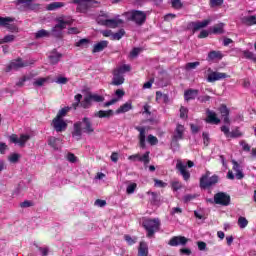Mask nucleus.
Listing matches in <instances>:
<instances>
[{
    "label": "nucleus",
    "mask_w": 256,
    "mask_h": 256,
    "mask_svg": "<svg viewBox=\"0 0 256 256\" xmlns=\"http://www.w3.org/2000/svg\"><path fill=\"white\" fill-rule=\"evenodd\" d=\"M113 115H114L113 110H107V111L100 110L94 114V116L99 117V119H103V118L109 119V117H113Z\"/></svg>",
    "instance_id": "393cba45"
},
{
    "label": "nucleus",
    "mask_w": 256,
    "mask_h": 256,
    "mask_svg": "<svg viewBox=\"0 0 256 256\" xmlns=\"http://www.w3.org/2000/svg\"><path fill=\"white\" fill-rule=\"evenodd\" d=\"M243 55L246 59H251L256 63V55L253 52L246 50L243 52Z\"/></svg>",
    "instance_id": "37998d69"
},
{
    "label": "nucleus",
    "mask_w": 256,
    "mask_h": 256,
    "mask_svg": "<svg viewBox=\"0 0 256 256\" xmlns=\"http://www.w3.org/2000/svg\"><path fill=\"white\" fill-rule=\"evenodd\" d=\"M76 103L72 104L73 109H77V107H82L83 109H89L94 103H102V101H105V98L99 94H93V93H88L84 99L83 95L77 94L74 97ZM83 99V100H82ZM82 100V101H81Z\"/></svg>",
    "instance_id": "f03ea898"
},
{
    "label": "nucleus",
    "mask_w": 256,
    "mask_h": 256,
    "mask_svg": "<svg viewBox=\"0 0 256 256\" xmlns=\"http://www.w3.org/2000/svg\"><path fill=\"white\" fill-rule=\"evenodd\" d=\"M206 115V123H210L211 125H219V123H221V120L217 118V113L207 110Z\"/></svg>",
    "instance_id": "aec40b11"
},
{
    "label": "nucleus",
    "mask_w": 256,
    "mask_h": 256,
    "mask_svg": "<svg viewBox=\"0 0 256 256\" xmlns=\"http://www.w3.org/2000/svg\"><path fill=\"white\" fill-rule=\"evenodd\" d=\"M219 183V176L213 175L209 178V175H204L200 178V187L201 189H209V187H213V185H217Z\"/></svg>",
    "instance_id": "6e6552de"
},
{
    "label": "nucleus",
    "mask_w": 256,
    "mask_h": 256,
    "mask_svg": "<svg viewBox=\"0 0 256 256\" xmlns=\"http://www.w3.org/2000/svg\"><path fill=\"white\" fill-rule=\"evenodd\" d=\"M88 45H89V40L84 38L76 42L75 47H87Z\"/></svg>",
    "instance_id": "49530a36"
},
{
    "label": "nucleus",
    "mask_w": 256,
    "mask_h": 256,
    "mask_svg": "<svg viewBox=\"0 0 256 256\" xmlns=\"http://www.w3.org/2000/svg\"><path fill=\"white\" fill-rule=\"evenodd\" d=\"M210 33H213V35H223V33H225V23L221 22L215 24L210 28Z\"/></svg>",
    "instance_id": "4be33fe9"
},
{
    "label": "nucleus",
    "mask_w": 256,
    "mask_h": 256,
    "mask_svg": "<svg viewBox=\"0 0 256 256\" xmlns=\"http://www.w3.org/2000/svg\"><path fill=\"white\" fill-rule=\"evenodd\" d=\"M219 112L222 115V117L229 116V108H227L226 105H221L220 108H219Z\"/></svg>",
    "instance_id": "c03bdc74"
},
{
    "label": "nucleus",
    "mask_w": 256,
    "mask_h": 256,
    "mask_svg": "<svg viewBox=\"0 0 256 256\" xmlns=\"http://www.w3.org/2000/svg\"><path fill=\"white\" fill-rule=\"evenodd\" d=\"M98 23H100V25H104L105 27H110L111 29H115L117 27H121L124 21L119 18L105 19V20H101L100 18H98Z\"/></svg>",
    "instance_id": "9d476101"
},
{
    "label": "nucleus",
    "mask_w": 256,
    "mask_h": 256,
    "mask_svg": "<svg viewBox=\"0 0 256 256\" xmlns=\"http://www.w3.org/2000/svg\"><path fill=\"white\" fill-rule=\"evenodd\" d=\"M187 113H189V110H187V108L182 106L180 108V117H181V119H187Z\"/></svg>",
    "instance_id": "4d7b16f0"
},
{
    "label": "nucleus",
    "mask_w": 256,
    "mask_h": 256,
    "mask_svg": "<svg viewBox=\"0 0 256 256\" xmlns=\"http://www.w3.org/2000/svg\"><path fill=\"white\" fill-rule=\"evenodd\" d=\"M133 109V106L131 105V102H126L122 106L119 107V109L116 110L117 115L121 113H127V111H131Z\"/></svg>",
    "instance_id": "c756f323"
},
{
    "label": "nucleus",
    "mask_w": 256,
    "mask_h": 256,
    "mask_svg": "<svg viewBox=\"0 0 256 256\" xmlns=\"http://www.w3.org/2000/svg\"><path fill=\"white\" fill-rule=\"evenodd\" d=\"M142 227L147 231V237H153L161 227V220L159 218H145L142 221Z\"/></svg>",
    "instance_id": "423d86ee"
},
{
    "label": "nucleus",
    "mask_w": 256,
    "mask_h": 256,
    "mask_svg": "<svg viewBox=\"0 0 256 256\" xmlns=\"http://www.w3.org/2000/svg\"><path fill=\"white\" fill-rule=\"evenodd\" d=\"M36 39H41L43 37H51V33L45 29L39 30L35 33Z\"/></svg>",
    "instance_id": "c9c22d12"
},
{
    "label": "nucleus",
    "mask_w": 256,
    "mask_h": 256,
    "mask_svg": "<svg viewBox=\"0 0 256 256\" xmlns=\"http://www.w3.org/2000/svg\"><path fill=\"white\" fill-rule=\"evenodd\" d=\"M9 23H13V18H10V17L3 18L0 16V25L2 27H7Z\"/></svg>",
    "instance_id": "a19ab883"
},
{
    "label": "nucleus",
    "mask_w": 256,
    "mask_h": 256,
    "mask_svg": "<svg viewBox=\"0 0 256 256\" xmlns=\"http://www.w3.org/2000/svg\"><path fill=\"white\" fill-rule=\"evenodd\" d=\"M135 189H137V183H132L127 186L126 192L128 195H132V193H135Z\"/></svg>",
    "instance_id": "a18cd8bd"
},
{
    "label": "nucleus",
    "mask_w": 256,
    "mask_h": 256,
    "mask_svg": "<svg viewBox=\"0 0 256 256\" xmlns=\"http://www.w3.org/2000/svg\"><path fill=\"white\" fill-rule=\"evenodd\" d=\"M29 62H23L21 58H18L16 60H13L8 66H7V71H11L14 69V71H17V69H21L23 67H28Z\"/></svg>",
    "instance_id": "2eb2a0df"
},
{
    "label": "nucleus",
    "mask_w": 256,
    "mask_h": 256,
    "mask_svg": "<svg viewBox=\"0 0 256 256\" xmlns=\"http://www.w3.org/2000/svg\"><path fill=\"white\" fill-rule=\"evenodd\" d=\"M20 207L22 209H26L27 207H33V202L29 200H25L24 202L20 203Z\"/></svg>",
    "instance_id": "6e6d98bb"
},
{
    "label": "nucleus",
    "mask_w": 256,
    "mask_h": 256,
    "mask_svg": "<svg viewBox=\"0 0 256 256\" xmlns=\"http://www.w3.org/2000/svg\"><path fill=\"white\" fill-rule=\"evenodd\" d=\"M172 189L174 191H179V189H181V183L176 181V182H172Z\"/></svg>",
    "instance_id": "338daca9"
},
{
    "label": "nucleus",
    "mask_w": 256,
    "mask_h": 256,
    "mask_svg": "<svg viewBox=\"0 0 256 256\" xmlns=\"http://www.w3.org/2000/svg\"><path fill=\"white\" fill-rule=\"evenodd\" d=\"M221 131H222V133H224V135H225L226 137H230L231 132L229 131V127H227V126H222V127H221Z\"/></svg>",
    "instance_id": "69168bd1"
},
{
    "label": "nucleus",
    "mask_w": 256,
    "mask_h": 256,
    "mask_svg": "<svg viewBox=\"0 0 256 256\" xmlns=\"http://www.w3.org/2000/svg\"><path fill=\"white\" fill-rule=\"evenodd\" d=\"M62 7H65V2H52L47 5L46 9L48 11H57V9H61Z\"/></svg>",
    "instance_id": "c85d7f7f"
},
{
    "label": "nucleus",
    "mask_w": 256,
    "mask_h": 256,
    "mask_svg": "<svg viewBox=\"0 0 256 256\" xmlns=\"http://www.w3.org/2000/svg\"><path fill=\"white\" fill-rule=\"evenodd\" d=\"M201 65L200 62H189L186 64L185 69L186 71H191V69H197Z\"/></svg>",
    "instance_id": "79ce46f5"
},
{
    "label": "nucleus",
    "mask_w": 256,
    "mask_h": 256,
    "mask_svg": "<svg viewBox=\"0 0 256 256\" xmlns=\"http://www.w3.org/2000/svg\"><path fill=\"white\" fill-rule=\"evenodd\" d=\"M151 152L147 151L145 154L141 156V154H134L128 157L129 161H140V163H144V165H149L151 158L149 157Z\"/></svg>",
    "instance_id": "ddd939ff"
},
{
    "label": "nucleus",
    "mask_w": 256,
    "mask_h": 256,
    "mask_svg": "<svg viewBox=\"0 0 256 256\" xmlns=\"http://www.w3.org/2000/svg\"><path fill=\"white\" fill-rule=\"evenodd\" d=\"M185 133V126L181 124H177L173 136H172V141L177 143V141H181L183 139V135Z\"/></svg>",
    "instance_id": "dca6fc26"
},
{
    "label": "nucleus",
    "mask_w": 256,
    "mask_h": 256,
    "mask_svg": "<svg viewBox=\"0 0 256 256\" xmlns=\"http://www.w3.org/2000/svg\"><path fill=\"white\" fill-rule=\"evenodd\" d=\"M83 133H87V135H91V133H95V128L93 127V122L91 118L84 117L82 120L77 121L73 125L72 137L79 141L83 136Z\"/></svg>",
    "instance_id": "f257e3e1"
},
{
    "label": "nucleus",
    "mask_w": 256,
    "mask_h": 256,
    "mask_svg": "<svg viewBox=\"0 0 256 256\" xmlns=\"http://www.w3.org/2000/svg\"><path fill=\"white\" fill-rule=\"evenodd\" d=\"M209 23H211V19L203 20L202 22L201 21L190 22L187 25V29H192L193 33H195L200 29H205V27H207Z\"/></svg>",
    "instance_id": "f8f14e48"
},
{
    "label": "nucleus",
    "mask_w": 256,
    "mask_h": 256,
    "mask_svg": "<svg viewBox=\"0 0 256 256\" xmlns=\"http://www.w3.org/2000/svg\"><path fill=\"white\" fill-rule=\"evenodd\" d=\"M214 203L216 205H222V207H227L231 204V196L225 192H218L214 195Z\"/></svg>",
    "instance_id": "1a4fd4ad"
},
{
    "label": "nucleus",
    "mask_w": 256,
    "mask_h": 256,
    "mask_svg": "<svg viewBox=\"0 0 256 256\" xmlns=\"http://www.w3.org/2000/svg\"><path fill=\"white\" fill-rule=\"evenodd\" d=\"M19 157H20L19 154L14 153V154L10 155L8 157V159H9L10 163H17V161H19Z\"/></svg>",
    "instance_id": "5fc2aeb1"
},
{
    "label": "nucleus",
    "mask_w": 256,
    "mask_h": 256,
    "mask_svg": "<svg viewBox=\"0 0 256 256\" xmlns=\"http://www.w3.org/2000/svg\"><path fill=\"white\" fill-rule=\"evenodd\" d=\"M67 160L70 163H77V156H75V154H73V153H68L67 154Z\"/></svg>",
    "instance_id": "13d9d810"
},
{
    "label": "nucleus",
    "mask_w": 256,
    "mask_h": 256,
    "mask_svg": "<svg viewBox=\"0 0 256 256\" xmlns=\"http://www.w3.org/2000/svg\"><path fill=\"white\" fill-rule=\"evenodd\" d=\"M60 141H61V139L55 138L54 136H50L48 138V145H50V147H52L53 149L57 150V149H59Z\"/></svg>",
    "instance_id": "2f4dec72"
},
{
    "label": "nucleus",
    "mask_w": 256,
    "mask_h": 256,
    "mask_svg": "<svg viewBox=\"0 0 256 256\" xmlns=\"http://www.w3.org/2000/svg\"><path fill=\"white\" fill-rule=\"evenodd\" d=\"M149 255V247L147 246V243L140 242L139 248H138V256H147Z\"/></svg>",
    "instance_id": "bb28decb"
},
{
    "label": "nucleus",
    "mask_w": 256,
    "mask_h": 256,
    "mask_svg": "<svg viewBox=\"0 0 256 256\" xmlns=\"http://www.w3.org/2000/svg\"><path fill=\"white\" fill-rule=\"evenodd\" d=\"M70 111H71V107L69 106L64 107L58 111L56 118L63 119V117H67V113H69Z\"/></svg>",
    "instance_id": "72a5a7b5"
},
{
    "label": "nucleus",
    "mask_w": 256,
    "mask_h": 256,
    "mask_svg": "<svg viewBox=\"0 0 256 256\" xmlns=\"http://www.w3.org/2000/svg\"><path fill=\"white\" fill-rule=\"evenodd\" d=\"M18 4L22 5V10L33 9V0H18Z\"/></svg>",
    "instance_id": "473e14b6"
},
{
    "label": "nucleus",
    "mask_w": 256,
    "mask_h": 256,
    "mask_svg": "<svg viewBox=\"0 0 256 256\" xmlns=\"http://www.w3.org/2000/svg\"><path fill=\"white\" fill-rule=\"evenodd\" d=\"M211 7H219L223 5V0H211L210 1Z\"/></svg>",
    "instance_id": "052dcab7"
},
{
    "label": "nucleus",
    "mask_w": 256,
    "mask_h": 256,
    "mask_svg": "<svg viewBox=\"0 0 256 256\" xmlns=\"http://www.w3.org/2000/svg\"><path fill=\"white\" fill-rule=\"evenodd\" d=\"M241 22L243 25L251 27L252 25H256V16H244L242 17Z\"/></svg>",
    "instance_id": "a878e982"
},
{
    "label": "nucleus",
    "mask_w": 256,
    "mask_h": 256,
    "mask_svg": "<svg viewBox=\"0 0 256 256\" xmlns=\"http://www.w3.org/2000/svg\"><path fill=\"white\" fill-rule=\"evenodd\" d=\"M52 127H54L57 133H63V131L67 130V122L63 118L55 117L52 120Z\"/></svg>",
    "instance_id": "9b49d317"
},
{
    "label": "nucleus",
    "mask_w": 256,
    "mask_h": 256,
    "mask_svg": "<svg viewBox=\"0 0 256 256\" xmlns=\"http://www.w3.org/2000/svg\"><path fill=\"white\" fill-rule=\"evenodd\" d=\"M241 132L239 131V129L233 130L232 132H230V136L232 139H235L237 137H241Z\"/></svg>",
    "instance_id": "bf43d9fd"
},
{
    "label": "nucleus",
    "mask_w": 256,
    "mask_h": 256,
    "mask_svg": "<svg viewBox=\"0 0 256 256\" xmlns=\"http://www.w3.org/2000/svg\"><path fill=\"white\" fill-rule=\"evenodd\" d=\"M148 143H150V145H157V143H159V140L157 139V137L153 136V135H148L147 138Z\"/></svg>",
    "instance_id": "de8ad7c7"
},
{
    "label": "nucleus",
    "mask_w": 256,
    "mask_h": 256,
    "mask_svg": "<svg viewBox=\"0 0 256 256\" xmlns=\"http://www.w3.org/2000/svg\"><path fill=\"white\" fill-rule=\"evenodd\" d=\"M176 169L179 170L185 181H189V179L191 178V173L187 171V164H184L181 160H178L176 164Z\"/></svg>",
    "instance_id": "4468645a"
},
{
    "label": "nucleus",
    "mask_w": 256,
    "mask_h": 256,
    "mask_svg": "<svg viewBox=\"0 0 256 256\" xmlns=\"http://www.w3.org/2000/svg\"><path fill=\"white\" fill-rule=\"evenodd\" d=\"M136 131H139V135H138V139H139V147H141V149H146L147 144L145 143V139H146V135L147 132L145 130V127H136Z\"/></svg>",
    "instance_id": "a211bd4d"
},
{
    "label": "nucleus",
    "mask_w": 256,
    "mask_h": 256,
    "mask_svg": "<svg viewBox=\"0 0 256 256\" xmlns=\"http://www.w3.org/2000/svg\"><path fill=\"white\" fill-rule=\"evenodd\" d=\"M173 9H181L183 7V3L181 0H171Z\"/></svg>",
    "instance_id": "09e8293b"
},
{
    "label": "nucleus",
    "mask_w": 256,
    "mask_h": 256,
    "mask_svg": "<svg viewBox=\"0 0 256 256\" xmlns=\"http://www.w3.org/2000/svg\"><path fill=\"white\" fill-rule=\"evenodd\" d=\"M240 145L242 146L243 151H247V152L251 151V146H249V145L247 144V142H245V141L242 140V141L240 142Z\"/></svg>",
    "instance_id": "e2e57ef3"
},
{
    "label": "nucleus",
    "mask_w": 256,
    "mask_h": 256,
    "mask_svg": "<svg viewBox=\"0 0 256 256\" xmlns=\"http://www.w3.org/2000/svg\"><path fill=\"white\" fill-rule=\"evenodd\" d=\"M197 95H199V90L197 89H188L184 92L185 101H191L196 99Z\"/></svg>",
    "instance_id": "5701e85b"
},
{
    "label": "nucleus",
    "mask_w": 256,
    "mask_h": 256,
    "mask_svg": "<svg viewBox=\"0 0 256 256\" xmlns=\"http://www.w3.org/2000/svg\"><path fill=\"white\" fill-rule=\"evenodd\" d=\"M31 139V136L22 134L20 135V138L18 139V143L20 147H25V143Z\"/></svg>",
    "instance_id": "4c0bfd02"
},
{
    "label": "nucleus",
    "mask_w": 256,
    "mask_h": 256,
    "mask_svg": "<svg viewBox=\"0 0 256 256\" xmlns=\"http://www.w3.org/2000/svg\"><path fill=\"white\" fill-rule=\"evenodd\" d=\"M129 71H131V66L127 64L116 67L112 71L113 78L111 85H114L116 87H119V85H123L125 83V77L123 76V74L129 73Z\"/></svg>",
    "instance_id": "20e7f679"
},
{
    "label": "nucleus",
    "mask_w": 256,
    "mask_h": 256,
    "mask_svg": "<svg viewBox=\"0 0 256 256\" xmlns=\"http://www.w3.org/2000/svg\"><path fill=\"white\" fill-rule=\"evenodd\" d=\"M56 25L52 28L51 35L57 39L63 38V29H67V25L73 24L71 16H60L56 18Z\"/></svg>",
    "instance_id": "7ed1b4c3"
},
{
    "label": "nucleus",
    "mask_w": 256,
    "mask_h": 256,
    "mask_svg": "<svg viewBox=\"0 0 256 256\" xmlns=\"http://www.w3.org/2000/svg\"><path fill=\"white\" fill-rule=\"evenodd\" d=\"M168 99H169V98L167 97L166 94H162V93L159 92V91L156 92V101H157L158 103H167V100H168Z\"/></svg>",
    "instance_id": "f704fd0d"
},
{
    "label": "nucleus",
    "mask_w": 256,
    "mask_h": 256,
    "mask_svg": "<svg viewBox=\"0 0 256 256\" xmlns=\"http://www.w3.org/2000/svg\"><path fill=\"white\" fill-rule=\"evenodd\" d=\"M215 59H223V54L219 51H210L208 53V61H215Z\"/></svg>",
    "instance_id": "7c9ffc66"
},
{
    "label": "nucleus",
    "mask_w": 256,
    "mask_h": 256,
    "mask_svg": "<svg viewBox=\"0 0 256 256\" xmlns=\"http://www.w3.org/2000/svg\"><path fill=\"white\" fill-rule=\"evenodd\" d=\"M124 35H125V29H120L118 32L112 33V39L114 41H119V39H121Z\"/></svg>",
    "instance_id": "ea45409f"
},
{
    "label": "nucleus",
    "mask_w": 256,
    "mask_h": 256,
    "mask_svg": "<svg viewBox=\"0 0 256 256\" xmlns=\"http://www.w3.org/2000/svg\"><path fill=\"white\" fill-rule=\"evenodd\" d=\"M148 195H152V201L153 203H158V201H160V198H159V193L157 192H147Z\"/></svg>",
    "instance_id": "8fccbe9b"
},
{
    "label": "nucleus",
    "mask_w": 256,
    "mask_h": 256,
    "mask_svg": "<svg viewBox=\"0 0 256 256\" xmlns=\"http://www.w3.org/2000/svg\"><path fill=\"white\" fill-rule=\"evenodd\" d=\"M139 53H141V48L132 49V51L130 52L131 59H135V57H137Z\"/></svg>",
    "instance_id": "3c124183"
},
{
    "label": "nucleus",
    "mask_w": 256,
    "mask_h": 256,
    "mask_svg": "<svg viewBox=\"0 0 256 256\" xmlns=\"http://www.w3.org/2000/svg\"><path fill=\"white\" fill-rule=\"evenodd\" d=\"M125 17L128 21H132V23L141 27V25H145V22L147 21V12L141 10H130L125 13Z\"/></svg>",
    "instance_id": "39448f33"
},
{
    "label": "nucleus",
    "mask_w": 256,
    "mask_h": 256,
    "mask_svg": "<svg viewBox=\"0 0 256 256\" xmlns=\"http://www.w3.org/2000/svg\"><path fill=\"white\" fill-rule=\"evenodd\" d=\"M70 3L77 5V13H87L90 9L99 7V1L97 0H71Z\"/></svg>",
    "instance_id": "0eeeda50"
},
{
    "label": "nucleus",
    "mask_w": 256,
    "mask_h": 256,
    "mask_svg": "<svg viewBox=\"0 0 256 256\" xmlns=\"http://www.w3.org/2000/svg\"><path fill=\"white\" fill-rule=\"evenodd\" d=\"M61 57H63V54L57 52L56 49L52 50L48 55L51 65H57L61 61Z\"/></svg>",
    "instance_id": "412c9836"
},
{
    "label": "nucleus",
    "mask_w": 256,
    "mask_h": 256,
    "mask_svg": "<svg viewBox=\"0 0 256 256\" xmlns=\"http://www.w3.org/2000/svg\"><path fill=\"white\" fill-rule=\"evenodd\" d=\"M202 137H203L204 145L205 147H207L209 145V134L207 132H204L202 134Z\"/></svg>",
    "instance_id": "0e129e2a"
},
{
    "label": "nucleus",
    "mask_w": 256,
    "mask_h": 256,
    "mask_svg": "<svg viewBox=\"0 0 256 256\" xmlns=\"http://www.w3.org/2000/svg\"><path fill=\"white\" fill-rule=\"evenodd\" d=\"M108 45H109L108 41L106 40L100 41L94 45L92 53H101V51H104L105 49H107Z\"/></svg>",
    "instance_id": "b1692460"
},
{
    "label": "nucleus",
    "mask_w": 256,
    "mask_h": 256,
    "mask_svg": "<svg viewBox=\"0 0 256 256\" xmlns=\"http://www.w3.org/2000/svg\"><path fill=\"white\" fill-rule=\"evenodd\" d=\"M189 240L185 236H174L169 241L168 245L171 247H177L178 245H187Z\"/></svg>",
    "instance_id": "f3484780"
},
{
    "label": "nucleus",
    "mask_w": 256,
    "mask_h": 256,
    "mask_svg": "<svg viewBox=\"0 0 256 256\" xmlns=\"http://www.w3.org/2000/svg\"><path fill=\"white\" fill-rule=\"evenodd\" d=\"M154 185L155 187H161V188H165L167 187V183L163 182V180H159V179H154Z\"/></svg>",
    "instance_id": "603ef678"
},
{
    "label": "nucleus",
    "mask_w": 256,
    "mask_h": 256,
    "mask_svg": "<svg viewBox=\"0 0 256 256\" xmlns=\"http://www.w3.org/2000/svg\"><path fill=\"white\" fill-rule=\"evenodd\" d=\"M227 77H229V75H227L226 73L211 72L208 75V81L209 83H215V81H221V79H227Z\"/></svg>",
    "instance_id": "6ab92c4d"
},
{
    "label": "nucleus",
    "mask_w": 256,
    "mask_h": 256,
    "mask_svg": "<svg viewBox=\"0 0 256 256\" xmlns=\"http://www.w3.org/2000/svg\"><path fill=\"white\" fill-rule=\"evenodd\" d=\"M232 164H233V169L236 172V178L243 179L245 175H243V171H241V166L239 165V163H237V161L235 160H232Z\"/></svg>",
    "instance_id": "cd10ccee"
},
{
    "label": "nucleus",
    "mask_w": 256,
    "mask_h": 256,
    "mask_svg": "<svg viewBox=\"0 0 256 256\" xmlns=\"http://www.w3.org/2000/svg\"><path fill=\"white\" fill-rule=\"evenodd\" d=\"M238 225H239L240 229H245V227H247V225H249V221L247 220V218L240 216L238 218Z\"/></svg>",
    "instance_id": "58836bf2"
},
{
    "label": "nucleus",
    "mask_w": 256,
    "mask_h": 256,
    "mask_svg": "<svg viewBox=\"0 0 256 256\" xmlns=\"http://www.w3.org/2000/svg\"><path fill=\"white\" fill-rule=\"evenodd\" d=\"M68 82L69 79L67 77H58L56 80V83H58L59 85H67Z\"/></svg>",
    "instance_id": "864d4df0"
},
{
    "label": "nucleus",
    "mask_w": 256,
    "mask_h": 256,
    "mask_svg": "<svg viewBox=\"0 0 256 256\" xmlns=\"http://www.w3.org/2000/svg\"><path fill=\"white\" fill-rule=\"evenodd\" d=\"M124 239L128 242V245H133L135 243V239H133L130 235H125Z\"/></svg>",
    "instance_id": "774afa93"
},
{
    "label": "nucleus",
    "mask_w": 256,
    "mask_h": 256,
    "mask_svg": "<svg viewBox=\"0 0 256 256\" xmlns=\"http://www.w3.org/2000/svg\"><path fill=\"white\" fill-rule=\"evenodd\" d=\"M12 41H15V35H6L4 37V43H12Z\"/></svg>",
    "instance_id": "680f3d73"
},
{
    "label": "nucleus",
    "mask_w": 256,
    "mask_h": 256,
    "mask_svg": "<svg viewBox=\"0 0 256 256\" xmlns=\"http://www.w3.org/2000/svg\"><path fill=\"white\" fill-rule=\"evenodd\" d=\"M49 81V77L47 78H38L33 82L34 87H43L45 83Z\"/></svg>",
    "instance_id": "e433bc0d"
}]
</instances>
